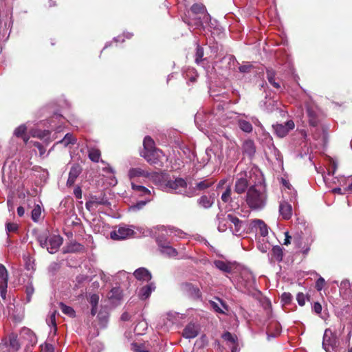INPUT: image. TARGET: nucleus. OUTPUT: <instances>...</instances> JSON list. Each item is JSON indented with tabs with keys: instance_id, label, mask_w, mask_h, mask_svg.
I'll use <instances>...</instances> for the list:
<instances>
[{
	"instance_id": "f257e3e1",
	"label": "nucleus",
	"mask_w": 352,
	"mask_h": 352,
	"mask_svg": "<svg viewBox=\"0 0 352 352\" xmlns=\"http://www.w3.org/2000/svg\"><path fill=\"white\" fill-rule=\"evenodd\" d=\"M143 147V150L140 153L141 157L151 165L162 167V159L164 157V153L162 151L156 148L155 143L151 136L147 135L144 138Z\"/></svg>"
},
{
	"instance_id": "f03ea898",
	"label": "nucleus",
	"mask_w": 352,
	"mask_h": 352,
	"mask_svg": "<svg viewBox=\"0 0 352 352\" xmlns=\"http://www.w3.org/2000/svg\"><path fill=\"white\" fill-rule=\"evenodd\" d=\"M267 199L265 187L261 185H254L248 188L245 201L252 210H259L265 206Z\"/></svg>"
},
{
	"instance_id": "7ed1b4c3",
	"label": "nucleus",
	"mask_w": 352,
	"mask_h": 352,
	"mask_svg": "<svg viewBox=\"0 0 352 352\" xmlns=\"http://www.w3.org/2000/svg\"><path fill=\"white\" fill-rule=\"evenodd\" d=\"M37 241L41 248H46L50 254H54L59 250L63 239L60 235H48L45 232L38 236Z\"/></svg>"
},
{
	"instance_id": "20e7f679",
	"label": "nucleus",
	"mask_w": 352,
	"mask_h": 352,
	"mask_svg": "<svg viewBox=\"0 0 352 352\" xmlns=\"http://www.w3.org/2000/svg\"><path fill=\"white\" fill-rule=\"evenodd\" d=\"M241 267L236 261H228L221 260V280H227L231 283L238 276Z\"/></svg>"
},
{
	"instance_id": "39448f33",
	"label": "nucleus",
	"mask_w": 352,
	"mask_h": 352,
	"mask_svg": "<svg viewBox=\"0 0 352 352\" xmlns=\"http://www.w3.org/2000/svg\"><path fill=\"white\" fill-rule=\"evenodd\" d=\"M223 223L225 230L229 228L235 235H241L243 232V222L234 214H224L223 217L221 218V223ZM223 230H224V228L223 229L221 228V231Z\"/></svg>"
},
{
	"instance_id": "423d86ee",
	"label": "nucleus",
	"mask_w": 352,
	"mask_h": 352,
	"mask_svg": "<svg viewBox=\"0 0 352 352\" xmlns=\"http://www.w3.org/2000/svg\"><path fill=\"white\" fill-rule=\"evenodd\" d=\"M339 345L338 336L331 329L324 331L322 340V347L327 352H332Z\"/></svg>"
},
{
	"instance_id": "0eeeda50",
	"label": "nucleus",
	"mask_w": 352,
	"mask_h": 352,
	"mask_svg": "<svg viewBox=\"0 0 352 352\" xmlns=\"http://www.w3.org/2000/svg\"><path fill=\"white\" fill-rule=\"evenodd\" d=\"M128 175L131 179L135 177H145L156 180L157 179H160V177H162L157 172L149 173L148 170L141 168H130L128 173Z\"/></svg>"
},
{
	"instance_id": "6e6552de",
	"label": "nucleus",
	"mask_w": 352,
	"mask_h": 352,
	"mask_svg": "<svg viewBox=\"0 0 352 352\" xmlns=\"http://www.w3.org/2000/svg\"><path fill=\"white\" fill-rule=\"evenodd\" d=\"M294 127L295 124L293 120H288L284 124L276 123L272 125L274 133L280 138L285 137Z\"/></svg>"
},
{
	"instance_id": "1a4fd4ad",
	"label": "nucleus",
	"mask_w": 352,
	"mask_h": 352,
	"mask_svg": "<svg viewBox=\"0 0 352 352\" xmlns=\"http://www.w3.org/2000/svg\"><path fill=\"white\" fill-rule=\"evenodd\" d=\"M221 338L223 340V348L225 349L228 346L230 349V352L239 351L238 338L236 335L226 331L221 335Z\"/></svg>"
},
{
	"instance_id": "9d476101",
	"label": "nucleus",
	"mask_w": 352,
	"mask_h": 352,
	"mask_svg": "<svg viewBox=\"0 0 352 352\" xmlns=\"http://www.w3.org/2000/svg\"><path fill=\"white\" fill-rule=\"evenodd\" d=\"M166 187L174 190L176 193H181L185 191L187 188V182L181 177H177L175 180H168L166 183Z\"/></svg>"
},
{
	"instance_id": "9b49d317",
	"label": "nucleus",
	"mask_w": 352,
	"mask_h": 352,
	"mask_svg": "<svg viewBox=\"0 0 352 352\" xmlns=\"http://www.w3.org/2000/svg\"><path fill=\"white\" fill-rule=\"evenodd\" d=\"M135 232L133 229L122 226L111 232V237L114 240H122L133 236Z\"/></svg>"
},
{
	"instance_id": "f8f14e48",
	"label": "nucleus",
	"mask_w": 352,
	"mask_h": 352,
	"mask_svg": "<svg viewBox=\"0 0 352 352\" xmlns=\"http://www.w3.org/2000/svg\"><path fill=\"white\" fill-rule=\"evenodd\" d=\"M181 290L190 296L193 299H198L201 297V293L198 287H195L189 283H184L180 286Z\"/></svg>"
},
{
	"instance_id": "ddd939ff",
	"label": "nucleus",
	"mask_w": 352,
	"mask_h": 352,
	"mask_svg": "<svg viewBox=\"0 0 352 352\" xmlns=\"http://www.w3.org/2000/svg\"><path fill=\"white\" fill-rule=\"evenodd\" d=\"M199 331V327L194 323L188 324L184 329L182 336L185 338L191 339L197 336Z\"/></svg>"
},
{
	"instance_id": "4468645a",
	"label": "nucleus",
	"mask_w": 352,
	"mask_h": 352,
	"mask_svg": "<svg viewBox=\"0 0 352 352\" xmlns=\"http://www.w3.org/2000/svg\"><path fill=\"white\" fill-rule=\"evenodd\" d=\"M82 172V167L78 164H74L69 173L68 179L67 181V186H72L74 184L76 178Z\"/></svg>"
},
{
	"instance_id": "2eb2a0df",
	"label": "nucleus",
	"mask_w": 352,
	"mask_h": 352,
	"mask_svg": "<svg viewBox=\"0 0 352 352\" xmlns=\"http://www.w3.org/2000/svg\"><path fill=\"white\" fill-rule=\"evenodd\" d=\"M133 275L139 280L148 281L152 278L151 272L144 267L137 269L134 272Z\"/></svg>"
},
{
	"instance_id": "dca6fc26",
	"label": "nucleus",
	"mask_w": 352,
	"mask_h": 352,
	"mask_svg": "<svg viewBox=\"0 0 352 352\" xmlns=\"http://www.w3.org/2000/svg\"><path fill=\"white\" fill-rule=\"evenodd\" d=\"M279 212L284 219H289L292 214V207L287 202L283 201L279 206Z\"/></svg>"
},
{
	"instance_id": "f3484780",
	"label": "nucleus",
	"mask_w": 352,
	"mask_h": 352,
	"mask_svg": "<svg viewBox=\"0 0 352 352\" xmlns=\"http://www.w3.org/2000/svg\"><path fill=\"white\" fill-rule=\"evenodd\" d=\"M155 289V284L153 283H151L144 287H142L139 292L138 296L140 299L146 300L147 299L153 291Z\"/></svg>"
},
{
	"instance_id": "a211bd4d",
	"label": "nucleus",
	"mask_w": 352,
	"mask_h": 352,
	"mask_svg": "<svg viewBox=\"0 0 352 352\" xmlns=\"http://www.w3.org/2000/svg\"><path fill=\"white\" fill-rule=\"evenodd\" d=\"M97 317L100 328H106L109 322V311L106 309H101L98 312Z\"/></svg>"
},
{
	"instance_id": "6ab92c4d",
	"label": "nucleus",
	"mask_w": 352,
	"mask_h": 352,
	"mask_svg": "<svg viewBox=\"0 0 352 352\" xmlns=\"http://www.w3.org/2000/svg\"><path fill=\"white\" fill-rule=\"evenodd\" d=\"M280 324L277 322L271 323L267 331V339L270 340V338H276L280 333Z\"/></svg>"
},
{
	"instance_id": "aec40b11",
	"label": "nucleus",
	"mask_w": 352,
	"mask_h": 352,
	"mask_svg": "<svg viewBox=\"0 0 352 352\" xmlns=\"http://www.w3.org/2000/svg\"><path fill=\"white\" fill-rule=\"evenodd\" d=\"M307 113L309 118V123L312 126H317L319 124V119L318 114L311 107L308 106L307 107Z\"/></svg>"
},
{
	"instance_id": "412c9836",
	"label": "nucleus",
	"mask_w": 352,
	"mask_h": 352,
	"mask_svg": "<svg viewBox=\"0 0 352 352\" xmlns=\"http://www.w3.org/2000/svg\"><path fill=\"white\" fill-rule=\"evenodd\" d=\"M91 201H93L94 204H96L97 206L98 205H102V206H110L111 204L106 197V195L104 193H100L99 196L94 195L91 196Z\"/></svg>"
},
{
	"instance_id": "4be33fe9",
	"label": "nucleus",
	"mask_w": 352,
	"mask_h": 352,
	"mask_svg": "<svg viewBox=\"0 0 352 352\" xmlns=\"http://www.w3.org/2000/svg\"><path fill=\"white\" fill-rule=\"evenodd\" d=\"M14 134L16 137L22 138L25 143H27L29 140V136L27 135V126L25 124L18 126L14 130Z\"/></svg>"
},
{
	"instance_id": "5701e85b",
	"label": "nucleus",
	"mask_w": 352,
	"mask_h": 352,
	"mask_svg": "<svg viewBox=\"0 0 352 352\" xmlns=\"http://www.w3.org/2000/svg\"><path fill=\"white\" fill-rule=\"evenodd\" d=\"M249 184L245 178H239L236 180L235 184V191L239 193H243L245 191Z\"/></svg>"
},
{
	"instance_id": "b1692460",
	"label": "nucleus",
	"mask_w": 352,
	"mask_h": 352,
	"mask_svg": "<svg viewBox=\"0 0 352 352\" xmlns=\"http://www.w3.org/2000/svg\"><path fill=\"white\" fill-rule=\"evenodd\" d=\"M253 223L254 226L258 228L259 233L262 236H266L268 234L267 226L263 220L254 219Z\"/></svg>"
},
{
	"instance_id": "393cba45",
	"label": "nucleus",
	"mask_w": 352,
	"mask_h": 352,
	"mask_svg": "<svg viewBox=\"0 0 352 352\" xmlns=\"http://www.w3.org/2000/svg\"><path fill=\"white\" fill-rule=\"evenodd\" d=\"M272 257L278 262H280L283 258V248L279 245H275L272 250Z\"/></svg>"
},
{
	"instance_id": "a878e982",
	"label": "nucleus",
	"mask_w": 352,
	"mask_h": 352,
	"mask_svg": "<svg viewBox=\"0 0 352 352\" xmlns=\"http://www.w3.org/2000/svg\"><path fill=\"white\" fill-rule=\"evenodd\" d=\"M77 142V139L70 133L65 134V137L56 144H62L64 146H67L69 144H75Z\"/></svg>"
},
{
	"instance_id": "bb28decb",
	"label": "nucleus",
	"mask_w": 352,
	"mask_h": 352,
	"mask_svg": "<svg viewBox=\"0 0 352 352\" xmlns=\"http://www.w3.org/2000/svg\"><path fill=\"white\" fill-rule=\"evenodd\" d=\"M101 156V152L96 148H91L88 150V157L93 162H98Z\"/></svg>"
},
{
	"instance_id": "cd10ccee",
	"label": "nucleus",
	"mask_w": 352,
	"mask_h": 352,
	"mask_svg": "<svg viewBox=\"0 0 352 352\" xmlns=\"http://www.w3.org/2000/svg\"><path fill=\"white\" fill-rule=\"evenodd\" d=\"M59 307L64 314L71 318H74L76 316V311L72 307L67 306L61 302L59 303Z\"/></svg>"
},
{
	"instance_id": "c85d7f7f",
	"label": "nucleus",
	"mask_w": 352,
	"mask_h": 352,
	"mask_svg": "<svg viewBox=\"0 0 352 352\" xmlns=\"http://www.w3.org/2000/svg\"><path fill=\"white\" fill-rule=\"evenodd\" d=\"M266 73L269 82L276 89L280 88V84L275 81V72L272 69H267Z\"/></svg>"
},
{
	"instance_id": "c756f323",
	"label": "nucleus",
	"mask_w": 352,
	"mask_h": 352,
	"mask_svg": "<svg viewBox=\"0 0 352 352\" xmlns=\"http://www.w3.org/2000/svg\"><path fill=\"white\" fill-rule=\"evenodd\" d=\"M122 297V290L120 287H113L109 293L110 299L120 300Z\"/></svg>"
},
{
	"instance_id": "7c9ffc66",
	"label": "nucleus",
	"mask_w": 352,
	"mask_h": 352,
	"mask_svg": "<svg viewBox=\"0 0 352 352\" xmlns=\"http://www.w3.org/2000/svg\"><path fill=\"white\" fill-rule=\"evenodd\" d=\"M195 57V63L197 65H199L204 61V58H203L204 49L199 45H197Z\"/></svg>"
},
{
	"instance_id": "2f4dec72",
	"label": "nucleus",
	"mask_w": 352,
	"mask_h": 352,
	"mask_svg": "<svg viewBox=\"0 0 352 352\" xmlns=\"http://www.w3.org/2000/svg\"><path fill=\"white\" fill-rule=\"evenodd\" d=\"M9 345L14 351H17L20 348L16 335L12 333L9 336Z\"/></svg>"
},
{
	"instance_id": "473e14b6",
	"label": "nucleus",
	"mask_w": 352,
	"mask_h": 352,
	"mask_svg": "<svg viewBox=\"0 0 352 352\" xmlns=\"http://www.w3.org/2000/svg\"><path fill=\"white\" fill-rule=\"evenodd\" d=\"M190 11L195 14H204L206 8L204 5L195 3L192 6Z\"/></svg>"
},
{
	"instance_id": "72a5a7b5",
	"label": "nucleus",
	"mask_w": 352,
	"mask_h": 352,
	"mask_svg": "<svg viewBox=\"0 0 352 352\" xmlns=\"http://www.w3.org/2000/svg\"><path fill=\"white\" fill-rule=\"evenodd\" d=\"M239 128L245 133H250L252 131V125L251 123L246 120L239 121Z\"/></svg>"
},
{
	"instance_id": "f704fd0d",
	"label": "nucleus",
	"mask_w": 352,
	"mask_h": 352,
	"mask_svg": "<svg viewBox=\"0 0 352 352\" xmlns=\"http://www.w3.org/2000/svg\"><path fill=\"white\" fill-rule=\"evenodd\" d=\"M41 208L39 205L35 206L32 210L31 217L34 222H38L41 219Z\"/></svg>"
},
{
	"instance_id": "c9c22d12",
	"label": "nucleus",
	"mask_w": 352,
	"mask_h": 352,
	"mask_svg": "<svg viewBox=\"0 0 352 352\" xmlns=\"http://www.w3.org/2000/svg\"><path fill=\"white\" fill-rule=\"evenodd\" d=\"M244 148L245 152L250 155H252L255 153L254 144V142L251 140L245 142L244 144Z\"/></svg>"
},
{
	"instance_id": "e433bc0d",
	"label": "nucleus",
	"mask_w": 352,
	"mask_h": 352,
	"mask_svg": "<svg viewBox=\"0 0 352 352\" xmlns=\"http://www.w3.org/2000/svg\"><path fill=\"white\" fill-rule=\"evenodd\" d=\"M161 252L170 257H175L177 255V250L170 245L166 246L164 250H161Z\"/></svg>"
},
{
	"instance_id": "4c0bfd02",
	"label": "nucleus",
	"mask_w": 352,
	"mask_h": 352,
	"mask_svg": "<svg viewBox=\"0 0 352 352\" xmlns=\"http://www.w3.org/2000/svg\"><path fill=\"white\" fill-rule=\"evenodd\" d=\"M131 350L133 352H150L144 344L133 342L131 344Z\"/></svg>"
},
{
	"instance_id": "58836bf2",
	"label": "nucleus",
	"mask_w": 352,
	"mask_h": 352,
	"mask_svg": "<svg viewBox=\"0 0 352 352\" xmlns=\"http://www.w3.org/2000/svg\"><path fill=\"white\" fill-rule=\"evenodd\" d=\"M199 204L205 208H208L212 206V201H211L210 198L207 196H202L199 199Z\"/></svg>"
},
{
	"instance_id": "ea45409f",
	"label": "nucleus",
	"mask_w": 352,
	"mask_h": 352,
	"mask_svg": "<svg viewBox=\"0 0 352 352\" xmlns=\"http://www.w3.org/2000/svg\"><path fill=\"white\" fill-rule=\"evenodd\" d=\"M212 184V182H210L208 180L201 181V182L197 183L195 189L199 190H205V189L208 188V187H210Z\"/></svg>"
},
{
	"instance_id": "a19ab883",
	"label": "nucleus",
	"mask_w": 352,
	"mask_h": 352,
	"mask_svg": "<svg viewBox=\"0 0 352 352\" xmlns=\"http://www.w3.org/2000/svg\"><path fill=\"white\" fill-rule=\"evenodd\" d=\"M133 190L140 192L142 195L150 194V190L146 187L140 185H136L134 183H131Z\"/></svg>"
},
{
	"instance_id": "79ce46f5",
	"label": "nucleus",
	"mask_w": 352,
	"mask_h": 352,
	"mask_svg": "<svg viewBox=\"0 0 352 352\" xmlns=\"http://www.w3.org/2000/svg\"><path fill=\"white\" fill-rule=\"evenodd\" d=\"M0 281H8V274L6 267L3 264H0Z\"/></svg>"
},
{
	"instance_id": "37998d69",
	"label": "nucleus",
	"mask_w": 352,
	"mask_h": 352,
	"mask_svg": "<svg viewBox=\"0 0 352 352\" xmlns=\"http://www.w3.org/2000/svg\"><path fill=\"white\" fill-rule=\"evenodd\" d=\"M247 278L248 285L252 287L255 283V278L251 273H246L242 276V278L245 279Z\"/></svg>"
},
{
	"instance_id": "c03bdc74",
	"label": "nucleus",
	"mask_w": 352,
	"mask_h": 352,
	"mask_svg": "<svg viewBox=\"0 0 352 352\" xmlns=\"http://www.w3.org/2000/svg\"><path fill=\"white\" fill-rule=\"evenodd\" d=\"M8 283L0 281V296L3 299H6L7 294Z\"/></svg>"
},
{
	"instance_id": "a18cd8bd",
	"label": "nucleus",
	"mask_w": 352,
	"mask_h": 352,
	"mask_svg": "<svg viewBox=\"0 0 352 352\" xmlns=\"http://www.w3.org/2000/svg\"><path fill=\"white\" fill-rule=\"evenodd\" d=\"M221 61H228V64L229 65V68H231V66H234L236 63V59L232 55H226L223 58H221Z\"/></svg>"
},
{
	"instance_id": "49530a36",
	"label": "nucleus",
	"mask_w": 352,
	"mask_h": 352,
	"mask_svg": "<svg viewBox=\"0 0 352 352\" xmlns=\"http://www.w3.org/2000/svg\"><path fill=\"white\" fill-rule=\"evenodd\" d=\"M230 194L231 189L230 188L228 187L221 195V200L223 201L224 202L230 201L231 200Z\"/></svg>"
},
{
	"instance_id": "de8ad7c7",
	"label": "nucleus",
	"mask_w": 352,
	"mask_h": 352,
	"mask_svg": "<svg viewBox=\"0 0 352 352\" xmlns=\"http://www.w3.org/2000/svg\"><path fill=\"white\" fill-rule=\"evenodd\" d=\"M292 300V296L289 292H284L281 295V301L284 304H289L291 302Z\"/></svg>"
},
{
	"instance_id": "09e8293b",
	"label": "nucleus",
	"mask_w": 352,
	"mask_h": 352,
	"mask_svg": "<svg viewBox=\"0 0 352 352\" xmlns=\"http://www.w3.org/2000/svg\"><path fill=\"white\" fill-rule=\"evenodd\" d=\"M41 352H54V348L52 344L45 343L41 346Z\"/></svg>"
},
{
	"instance_id": "8fccbe9b",
	"label": "nucleus",
	"mask_w": 352,
	"mask_h": 352,
	"mask_svg": "<svg viewBox=\"0 0 352 352\" xmlns=\"http://www.w3.org/2000/svg\"><path fill=\"white\" fill-rule=\"evenodd\" d=\"M89 302L91 307H97L99 302V296L96 294H92L90 296Z\"/></svg>"
},
{
	"instance_id": "3c124183",
	"label": "nucleus",
	"mask_w": 352,
	"mask_h": 352,
	"mask_svg": "<svg viewBox=\"0 0 352 352\" xmlns=\"http://www.w3.org/2000/svg\"><path fill=\"white\" fill-rule=\"evenodd\" d=\"M18 225L14 223H8L6 224V230L8 232H15L18 230Z\"/></svg>"
},
{
	"instance_id": "603ef678",
	"label": "nucleus",
	"mask_w": 352,
	"mask_h": 352,
	"mask_svg": "<svg viewBox=\"0 0 352 352\" xmlns=\"http://www.w3.org/2000/svg\"><path fill=\"white\" fill-rule=\"evenodd\" d=\"M296 300L300 306H303L305 304L306 296L303 293H298L296 296Z\"/></svg>"
},
{
	"instance_id": "864d4df0",
	"label": "nucleus",
	"mask_w": 352,
	"mask_h": 352,
	"mask_svg": "<svg viewBox=\"0 0 352 352\" xmlns=\"http://www.w3.org/2000/svg\"><path fill=\"white\" fill-rule=\"evenodd\" d=\"M157 242L161 250H164L166 246L170 245V243L168 241L161 238H157Z\"/></svg>"
},
{
	"instance_id": "5fc2aeb1",
	"label": "nucleus",
	"mask_w": 352,
	"mask_h": 352,
	"mask_svg": "<svg viewBox=\"0 0 352 352\" xmlns=\"http://www.w3.org/2000/svg\"><path fill=\"white\" fill-rule=\"evenodd\" d=\"M325 281L324 279L322 277H320L316 283V288L318 291H320L322 289L324 285Z\"/></svg>"
},
{
	"instance_id": "6e6d98bb",
	"label": "nucleus",
	"mask_w": 352,
	"mask_h": 352,
	"mask_svg": "<svg viewBox=\"0 0 352 352\" xmlns=\"http://www.w3.org/2000/svg\"><path fill=\"white\" fill-rule=\"evenodd\" d=\"M252 68V65L250 64L243 65L239 67V69L242 73H248L250 72V69Z\"/></svg>"
},
{
	"instance_id": "4d7b16f0",
	"label": "nucleus",
	"mask_w": 352,
	"mask_h": 352,
	"mask_svg": "<svg viewBox=\"0 0 352 352\" xmlns=\"http://www.w3.org/2000/svg\"><path fill=\"white\" fill-rule=\"evenodd\" d=\"M312 309L316 314H320L322 311V306L318 302L314 304Z\"/></svg>"
},
{
	"instance_id": "13d9d810",
	"label": "nucleus",
	"mask_w": 352,
	"mask_h": 352,
	"mask_svg": "<svg viewBox=\"0 0 352 352\" xmlns=\"http://www.w3.org/2000/svg\"><path fill=\"white\" fill-rule=\"evenodd\" d=\"M94 206H96L91 199L85 203V208L87 210L91 211Z\"/></svg>"
},
{
	"instance_id": "bf43d9fd",
	"label": "nucleus",
	"mask_w": 352,
	"mask_h": 352,
	"mask_svg": "<svg viewBox=\"0 0 352 352\" xmlns=\"http://www.w3.org/2000/svg\"><path fill=\"white\" fill-rule=\"evenodd\" d=\"M120 320L124 322L129 321L131 320V315L125 311L121 315Z\"/></svg>"
},
{
	"instance_id": "052dcab7",
	"label": "nucleus",
	"mask_w": 352,
	"mask_h": 352,
	"mask_svg": "<svg viewBox=\"0 0 352 352\" xmlns=\"http://www.w3.org/2000/svg\"><path fill=\"white\" fill-rule=\"evenodd\" d=\"M74 194L77 199L82 198V190L80 187H77L74 190Z\"/></svg>"
},
{
	"instance_id": "680f3d73",
	"label": "nucleus",
	"mask_w": 352,
	"mask_h": 352,
	"mask_svg": "<svg viewBox=\"0 0 352 352\" xmlns=\"http://www.w3.org/2000/svg\"><path fill=\"white\" fill-rule=\"evenodd\" d=\"M56 311H54L50 316V322L52 325L54 327H56Z\"/></svg>"
},
{
	"instance_id": "e2e57ef3",
	"label": "nucleus",
	"mask_w": 352,
	"mask_h": 352,
	"mask_svg": "<svg viewBox=\"0 0 352 352\" xmlns=\"http://www.w3.org/2000/svg\"><path fill=\"white\" fill-rule=\"evenodd\" d=\"M285 239L284 240L283 244L287 245L291 243L292 236L289 234L288 232H285Z\"/></svg>"
},
{
	"instance_id": "0e129e2a",
	"label": "nucleus",
	"mask_w": 352,
	"mask_h": 352,
	"mask_svg": "<svg viewBox=\"0 0 352 352\" xmlns=\"http://www.w3.org/2000/svg\"><path fill=\"white\" fill-rule=\"evenodd\" d=\"M209 303L210 306L214 309L215 311L220 313V307L218 306L217 303L212 300H210Z\"/></svg>"
},
{
	"instance_id": "69168bd1",
	"label": "nucleus",
	"mask_w": 352,
	"mask_h": 352,
	"mask_svg": "<svg viewBox=\"0 0 352 352\" xmlns=\"http://www.w3.org/2000/svg\"><path fill=\"white\" fill-rule=\"evenodd\" d=\"M33 292H34L33 287H30L26 288L27 298H28V301L30 300L31 296L32 295Z\"/></svg>"
},
{
	"instance_id": "338daca9",
	"label": "nucleus",
	"mask_w": 352,
	"mask_h": 352,
	"mask_svg": "<svg viewBox=\"0 0 352 352\" xmlns=\"http://www.w3.org/2000/svg\"><path fill=\"white\" fill-rule=\"evenodd\" d=\"M25 213V209L23 206H19L17 208V214L19 216V217H22L23 216Z\"/></svg>"
},
{
	"instance_id": "774afa93",
	"label": "nucleus",
	"mask_w": 352,
	"mask_h": 352,
	"mask_svg": "<svg viewBox=\"0 0 352 352\" xmlns=\"http://www.w3.org/2000/svg\"><path fill=\"white\" fill-rule=\"evenodd\" d=\"M221 314H226V311H228V307L221 300Z\"/></svg>"
}]
</instances>
